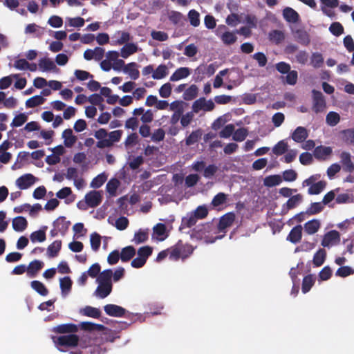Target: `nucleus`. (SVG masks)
<instances>
[{
    "instance_id": "f257e3e1",
    "label": "nucleus",
    "mask_w": 354,
    "mask_h": 354,
    "mask_svg": "<svg viewBox=\"0 0 354 354\" xmlns=\"http://www.w3.org/2000/svg\"><path fill=\"white\" fill-rule=\"evenodd\" d=\"M236 216L234 212H228L222 216L219 220L217 230L213 224L207 223L200 227L197 231V236L201 239H204L206 243H212L217 239V236H212V233L216 234L218 232H225L226 228L230 227L234 222Z\"/></svg>"
},
{
    "instance_id": "f03ea898",
    "label": "nucleus",
    "mask_w": 354,
    "mask_h": 354,
    "mask_svg": "<svg viewBox=\"0 0 354 354\" xmlns=\"http://www.w3.org/2000/svg\"><path fill=\"white\" fill-rule=\"evenodd\" d=\"M53 342L57 346H61L64 347H75L77 346L80 338L75 334H68L66 335H62L59 337H53Z\"/></svg>"
},
{
    "instance_id": "7ed1b4c3",
    "label": "nucleus",
    "mask_w": 354,
    "mask_h": 354,
    "mask_svg": "<svg viewBox=\"0 0 354 354\" xmlns=\"http://www.w3.org/2000/svg\"><path fill=\"white\" fill-rule=\"evenodd\" d=\"M313 111L316 113H322L324 111L326 107V100L321 91L313 90Z\"/></svg>"
},
{
    "instance_id": "20e7f679",
    "label": "nucleus",
    "mask_w": 354,
    "mask_h": 354,
    "mask_svg": "<svg viewBox=\"0 0 354 354\" xmlns=\"http://www.w3.org/2000/svg\"><path fill=\"white\" fill-rule=\"evenodd\" d=\"M214 107L215 104L212 100H207L203 97L196 100L193 103L192 111L196 113H198L200 111L207 112L214 110Z\"/></svg>"
},
{
    "instance_id": "39448f33",
    "label": "nucleus",
    "mask_w": 354,
    "mask_h": 354,
    "mask_svg": "<svg viewBox=\"0 0 354 354\" xmlns=\"http://www.w3.org/2000/svg\"><path fill=\"white\" fill-rule=\"evenodd\" d=\"M314 180V177L311 176L304 181V184H306V185H310L308 190V193L310 195H317L320 194L326 185V183L323 180L313 183Z\"/></svg>"
},
{
    "instance_id": "423d86ee",
    "label": "nucleus",
    "mask_w": 354,
    "mask_h": 354,
    "mask_svg": "<svg viewBox=\"0 0 354 354\" xmlns=\"http://www.w3.org/2000/svg\"><path fill=\"white\" fill-rule=\"evenodd\" d=\"M102 200V196L99 191H90L85 196V202L89 207H96Z\"/></svg>"
},
{
    "instance_id": "0eeeda50",
    "label": "nucleus",
    "mask_w": 354,
    "mask_h": 354,
    "mask_svg": "<svg viewBox=\"0 0 354 354\" xmlns=\"http://www.w3.org/2000/svg\"><path fill=\"white\" fill-rule=\"evenodd\" d=\"M37 178L31 174H24L16 180V185L21 189H26L36 182Z\"/></svg>"
},
{
    "instance_id": "6e6552de",
    "label": "nucleus",
    "mask_w": 354,
    "mask_h": 354,
    "mask_svg": "<svg viewBox=\"0 0 354 354\" xmlns=\"http://www.w3.org/2000/svg\"><path fill=\"white\" fill-rule=\"evenodd\" d=\"M104 310L108 315L116 317H124L127 311L124 308L115 304H106Z\"/></svg>"
},
{
    "instance_id": "1a4fd4ad",
    "label": "nucleus",
    "mask_w": 354,
    "mask_h": 354,
    "mask_svg": "<svg viewBox=\"0 0 354 354\" xmlns=\"http://www.w3.org/2000/svg\"><path fill=\"white\" fill-rule=\"evenodd\" d=\"M333 153L332 148L330 147L325 146H317L315 148L313 154L316 159L319 160H326L328 156Z\"/></svg>"
},
{
    "instance_id": "9d476101",
    "label": "nucleus",
    "mask_w": 354,
    "mask_h": 354,
    "mask_svg": "<svg viewBox=\"0 0 354 354\" xmlns=\"http://www.w3.org/2000/svg\"><path fill=\"white\" fill-rule=\"evenodd\" d=\"M77 326L73 323L60 324L53 328V332L59 334H72L77 332Z\"/></svg>"
},
{
    "instance_id": "9b49d317",
    "label": "nucleus",
    "mask_w": 354,
    "mask_h": 354,
    "mask_svg": "<svg viewBox=\"0 0 354 354\" xmlns=\"http://www.w3.org/2000/svg\"><path fill=\"white\" fill-rule=\"evenodd\" d=\"M339 233L336 230H330L324 235L322 241V245L328 247L333 243L339 241Z\"/></svg>"
},
{
    "instance_id": "f8f14e48",
    "label": "nucleus",
    "mask_w": 354,
    "mask_h": 354,
    "mask_svg": "<svg viewBox=\"0 0 354 354\" xmlns=\"http://www.w3.org/2000/svg\"><path fill=\"white\" fill-rule=\"evenodd\" d=\"M302 237V226L297 225L295 226L287 236L286 240L292 243L296 244L300 242Z\"/></svg>"
},
{
    "instance_id": "ddd939ff",
    "label": "nucleus",
    "mask_w": 354,
    "mask_h": 354,
    "mask_svg": "<svg viewBox=\"0 0 354 354\" xmlns=\"http://www.w3.org/2000/svg\"><path fill=\"white\" fill-rule=\"evenodd\" d=\"M44 263L39 260L31 261L27 266V276L29 277H35L37 273L43 268Z\"/></svg>"
},
{
    "instance_id": "4468645a",
    "label": "nucleus",
    "mask_w": 354,
    "mask_h": 354,
    "mask_svg": "<svg viewBox=\"0 0 354 354\" xmlns=\"http://www.w3.org/2000/svg\"><path fill=\"white\" fill-rule=\"evenodd\" d=\"M340 159L343 166V170L346 172L352 173L354 171V164L351 161L350 153L346 151L342 152Z\"/></svg>"
},
{
    "instance_id": "2eb2a0df",
    "label": "nucleus",
    "mask_w": 354,
    "mask_h": 354,
    "mask_svg": "<svg viewBox=\"0 0 354 354\" xmlns=\"http://www.w3.org/2000/svg\"><path fill=\"white\" fill-rule=\"evenodd\" d=\"M71 222L66 221V217L59 216L53 222V227L57 229L59 233L64 236L68 230Z\"/></svg>"
},
{
    "instance_id": "dca6fc26",
    "label": "nucleus",
    "mask_w": 354,
    "mask_h": 354,
    "mask_svg": "<svg viewBox=\"0 0 354 354\" xmlns=\"http://www.w3.org/2000/svg\"><path fill=\"white\" fill-rule=\"evenodd\" d=\"M112 291V284H106L98 282L94 295L99 298L104 299L109 296Z\"/></svg>"
},
{
    "instance_id": "f3484780",
    "label": "nucleus",
    "mask_w": 354,
    "mask_h": 354,
    "mask_svg": "<svg viewBox=\"0 0 354 354\" xmlns=\"http://www.w3.org/2000/svg\"><path fill=\"white\" fill-rule=\"evenodd\" d=\"M308 137L307 129L303 127H298L292 134V138L298 143L303 142Z\"/></svg>"
},
{
    "instance_id": "a211bd4d",
    "label": "nucleus",
    "mask_w": 354,
    "mask_h": 354,
    "mask_svg": "<svg viewBox=\"0 0 354 354\" xmlns=\"http://www.w3.org/2000/svg\"><path fill=\"white\" fill-rule=\"evenodd\" d=\"M191 73V70L187 67H180L176 69L171 75L169 80L171 82L178 81L187 77Z\"/></svg>"
},
{
    "instance_id": "6ab92c4d",
    "label": "nucleus",
    "mask_w": 354,
    "mask_h": 354,
    "mask_svg": "<svg viewBox=\"0 0 354 354\" xmlns=\"http://www.w3.org/2000/svg\"><path fill=\"white\" fill-rule=\"evenodd\" d=\"M136 249L133 246L129 245L123 248L121 250L120 259L122 262L130 261L136 254Z\"/></svg>"
},
{
    "instance_id": "aec40b11",
    "label": "nucleus",
    "mask_w": 354,
    "mask_h": 354,
    "mask_svg": "<svg viewBox=\"0 0 354 354\" xmlns=\"http://www.w3.org/2000/svg\"><path fill=\"white\" fill-rule=\"evenodd\" d=\"M62 138L66 147H71L77 140V137L73 134L71 129H65L62 133Z\"/></svg>"
},
{
    "instance_id": "412c9836",
    "label": "nucleus",
    "mask_w": 354,
    "mask_h": 354,
    "mask_svg": "<svg viewBox=\"0 0 354 354\" xmlns=\"http://www.w3.org/2000/svg\"><path fill=\"white\" fill-rule=\"evenodd\" d=\"M137 66L138 65L136 62H131L124 67L123 71L125 73L129 74L131 79L136 80L140 76V72L138 70Z\"/></svg>"
},
{
    "instance_id": "4be33fe9",
    "label": "nucleus",
    "mask_w": 354,
    "mask_h": 354,
    "mask_svg": "<svg viewBox=\"0 0 354 354\" xmlns=\"http://www.w3.org/2000/svg\"><path fill=\"white\" fill-rule=\"evenodd\" d=\"M284 19L290 23H296L299 19V14L292 8L287 7L283 11Z\"/></svg>"
},
{
    "instance_id": "5701e85b",
    "label": "nucleus",
    "mask_w": 354,
    "mask_h": 354,
    "mask_svg": "<svg viewBox=\"0 0 354 354\" xmlns=\"http://www.w3.org/2000/svg\"><path fill=\"white\" fill-rule=\"evenodd\" d=\"M28 226L27 220L23 216H17L12 220V227L17 232H22Z\"/></svg>"
},
{
    "instance_id": "b1692460",
    "label": "nucleus",
    "mask_w": 354,
    "mask_h": 354,
    "mask_svg": "<svg viewBox=\"0 0 354 354\" xmlns=\"http://www.w3.org/2000/svg\"><path fill=\"white\" fill-rule=\"evenodd\" d=\"M320 225L319 220L313 219L305 223L304 230L308 234H313L319 230Z\"/></svg>"
},
{
    "instance_id": "393cba45",
    "label": "nucleus",
    "mask_w": 354,
    "mask_h": 354,
    "mask_svg": "<svg viewBox=\"0 0 354 354\" xmlns=\"http://www.w3.org/2000/svg\"><path fill=\"white\" fill-rule=\"evenodd\" d=\"M296 41L303 46H308L310 42L308 33L304 30H298L295 32Z\"/></svg>"
},
{
    "instance_id": "a878e982",
    "label": "nucleus",
    "mask_w": 354,
    "mask_h": 354,
    "mask_svg": "<svg viewBox=\"0 0 354 354\" xmlns=\"http://www.w3.org/2000/svg\"><path fill=\"white\" fill-rule=\"evenodd\" d=\"M80 313L84 316L92 318H99L101 315L100 309L90 306H86L81 309Z\"/></svg>"
},
{
    "instance_id": "bb28decb",
    "label": "nucleus",
    "mask_w": 354,
    "mask_h": 354,
    "mask_svg": "<svg viewBox=\"0 0 354 354\" xmlns=\"http://www.w3.org/2000/svg\"><path fill=\"white\" fill-rule=\"evenodd\" d=\"M38 65L42 71H50L56 68V65L50 58L40 59Z\"/></svg>"
},
{
    "instance_id": "cd10ccee",
    "label": "nucleus",
    "mask_w": 354,
    "mask_h": 354,
    "mask_svg": "<svg viewBox=\"0 0 354 354\" xmlns=\"http://www.w3.org/2000/svg\"><path fill=\"white\" fill-rule=\"evenodd\" d=\"M62 248V241L56 240L53 243L48 245L47 248V253L49 257L53 258L58 255L59 252Z\"/></svg>"
},
{
    "instance_id": "c85d7f7f",
    "label": "nucleus",
    "mask_w": 354,
    "mask_h": 354,
    "mask_svg": "<svg viewBox=\"0 0 354 354\" xmlns=\"http://www.w3.org/2000/svg\"><path fill=\"white\" fill-rule=\"evenodd\" d=\"M138 51V46L133 43H127L121 48V56L123 58H127L131 55Z\"/></svg>"
},
{
    "instance_id": "c756f323",
    "label": "nucleus",
    "mask_w": 354,
    "mask_h": 354,
    "mask_svg": "<svg viewBox=\"0 0 354 354\" xmlns=\"http://www.w3.org/2000/svg\"><path fill=\"white\" fill-rule=\"evenodd\" d=\"M46 229H47V227L45 226V227H44L43 230H39L37 231H35V232H32L30 236V241L32 243L44 242L46 239V232H45Z\"/></svg>"
},
{
    "instance_id": "7c9ffc66",
    "label": "nucleus",
    "mask_w": 354,
    "mask_h": 354,
    "mask_svg": "<svg viewBox=\"0 0 354 354\" xmlns=\"http://www.w3.org/2000/svg\"><path fill=\"white\" fill-rule=\"evenodd\" d=\"M31 288L41 296H46L48 294V290L45 285L39 281H32L30 283Z\"/></svg>"
},
{
    "instance_id": "2f4dec72",
    "label": "nucleus",
    "mask_w": 354,
    "mask_h": 354,
    "mask_svg": "<svg viewBox=\"0 0 354 354\" xmlns=\"http://www.w3.org/2000/svg\"><path fill=\"white\" fill-rule=\"evenodd\" d=\"M198 88L196 85L192 84L186 89L183 95V99L187 101L194 100L198 95Z\"/></svg>"
},
{
    "instance_id": "473e14b6",
    "label": "nucleus",
    "mask_w": 354,
    "mask_h": 354,
    "mask_svg": "<svg viewBox=\"0 0 354 354\" xmlns=\"http://www.w3.org/2000/svg\"><path fill=\"white\" fill-rule=\"evenodd\" d=\"M197 220V218L193 213L187 214L182 218L180 228L191 227L196 224Z\"/></svg>"
},
{
    "instance_id": "72a5a7b5",
    "label": "nucleus",
    "mask_w": 354,
    "mask_h": 354,
    "mask_svg": "<svg viewBox=\"0 0 354 354\" xmlns=\"http://www.w3.org/2000/svg\"><path fill=\"white\" fill-rule=\"evenodd\" d=\"M113 275V271L111 269L104 270L102 272L100 273L97 281V282L106 283V284H112L111 278Z\"/></svg>"
},
{
    "instance_id": "f704fd0d",
    "label": "nucleus",
    "mask_w": 354,
    "mask_h": 354,
    "mask_svg": "<svg viewBox=\"0 0 354 354\" xmlns=\"http://www.w3.org/2000/svg\"><path fill=\"white\" fill-rule=\"evenodd\" d=\"M282 181L281 177L279 175H270L264 178V185L268 187H272L279 185Z\"/></svg>"
},
{
    "instance_id": "c9c22d12",
    "label": "nucleus",
    "mask_w": 354,
    "mask_h": 354,
    "mask_svg": "<svg viewBox=\"0 0 354 354\" xmlns=\"http://www.w3.org/2000/svg\"><path fill=\"white\" fill-rule=\"evenodd\" d=\"M302 196L300 194L290 196L286 203L283 205V207L286 205L287 210L292 209L297 206L302 201Z\"/></svg>"
},
{
    "instance_id": "e433bc0d",
    "label": "nucleus",
    "mask_w": 354,
    "mask_h": 354,
    "mask_svg": "<svg viewBox=\"0 0 354 354\" xmlns=\"http://www.w3.org/2000/svg\"><path fill=\"white\" fill-rule=\"evenodd\" d=\"M168 74V68L165 64L159 65L152 74V78L154 80H160L166 77Z\"/></svg>"
},
{
    "instance_id": "4c0bfd02",
    "label": "nucleus",
    "mask_w": 354,
    "mask_h": 354,
    "mask_svg": "<svg viewBox=\"0 0 354 354\" xmlns=\"http://www.w3.org/2000/svg\"><path fill=\"white\" fill-rule=\"evenodd\" d=\"M202 136L201 129H198L192 131L189 136L186 138L185 143L187 145L190 146L196 143Z\"/></svg>"
},
{
    "instance_id": "58836bf2",
    "label": "nucleus",
    "mask_w": 354,
    "mask_h": 354,
    "mask_svg": "<svg viewBox=\"0 0 354 354\" xmlns=\"http://www.w3.org/2000/svg\"><path fill=\"white\" fill-rule=\"evenodd\" d=\"M315 283V279L312 274L306 275L304 277L302 281L301 290L305 294L307 293Z\"/></svg>"
},
{
    "instance_id": "ea45409f",
    "label": "nucleus",
    "mask_w": 354,
    "mask_h": 354,
    "mask_svg": "<svg viewBox=\"0 0 354 354\" xmlns=\"http://www.w3.org/2000/svg\"><path fill=\"white\" fill-rule=\"evenodd\" d=\"M326 252L324 249H319L313 257V264L317 266H321L325 261Z\"/></svg>"
},
{
    "instance_id": "a19ab883",
    "label": "nucleus",
    "mask_w": 354,
    "mask_h": 354,
    "mask_svg": "<svg viewBox=\"0 0 354 354\" xmlns=\"http://www.w3.org/2000/svg\"><path fill=\"white\" fill-rule=\"evenodd\" d=\"M288 143L285 140H281L272 148V152L277 156H281L288 151Z\"/></svg>"
},
{
    "instance_id": "79ce46f5",
    "label": "nucleus",
    "mask_w": 354,
    "mask_h": 354,
    "mask_svg": "<svg viewBox=\"0 0 354 354\" xmlns=\"http://www.w3.org/2000/svg\"><path fill=\"white\" fill-rule=\"evenodd\" d=\"M324 208V205L322 202L312 203L310 207L306 210V214L308 215H315L320 213Z\"/></svg>"
},
{
    "instance_id": "37998d69",
    "label": "nucleus",
    "mask_w": 354,
    "mask_h": 354,
    "mask_svg": "<svg viewBox=\"0 0 354 354\" xmlns=\"http://www.w3.org/2000/svg\"><path fill=\"white\" fill-rule=\"evenodd\" d=\"M45 99L41 95H35L26 102V106L28 108H34L44 104Z\"/></svg>"
},
{
    "instance_id": "c03bdc74",
    "label": "nucleus",
    "mask_w": 354,
    "mask_h": 354,
    "mask_svg": "<svg viewBox=\"0 0 354 354\" xmlns=\"http://www.w3.org/2000/svg\"><path fill=\"white\" fill-rule=\"evenodd\" d=\"M342 140L347 145H354V129H348L342 131Z\"/></svg>"
},
{
    "instance_id": "a18cd8bd",
    "label": "nucleus",
    "mask_w": 354,
    "mask_h": 354,
    "mask_svg": "<svg viewBox=\"0 0 354 354\" xmlns=\"http://www.w3.org/2000/svg\"><path fill=\"white\" fill-rule=\"evenodd\" d=\"M72 287V281L69 277H64L60 279V288L63 295L68 294Z\"/></svg>"
},
{
    "instance_id": "49530a36",
    "label": "nucleus",
    "mask_w": 354,
    "mask_h": 354,
    "mask_svg": "<svg viewBox=\"0 0 354 354\" xmlns=\"http://www.w3.org/2000/svg\"><path fill=\"white\" fill-rule=\"evenodd\" d=\"M269 39L277 44H280L284 39V35L282 31L274 30L269 32Z\"/></svg>"
},
{
    "instance_id": "de8ad7c7",
    "label": "nucleus",
    "mask_w": 354,
    "mask_h": 354,
    "mask_svg": "<svg viewBox=\"0 0 354 354\" xmlns=\"http://www.w3.org/2000/svg\"><path fill=\"white\" fill-rule=\"evenodd\" d=\"M119 185L120 181L117 178L111 179L106 185L107 192L111 196H115Z\"/></svg>"
},
{
    "instance_id": "09e8293b",
    "label": "nucleus",
    "mask_w": 354,
    "mask_h": 354,
    "mask_svg": "<svg viewBox=\"0 0 354 354\" xmlns=\"http://www.w3.org/2000/svg\"><path fill=\"white\" fill-rule=\"evenodd\" d=\"M339 121L340 116L336 112L330 111L326 115V122L330 127H334L337 125L339 122Z\"/></svg>"
},
{
    "instance_id": "8fccbe9b",
    "label": "nucleus",
    "mask_w": 354,
    "mask_h": 354,
    "mask_svg": "<svg viewBox=\"0 0 354 354\" xmlns=\"http://www.w3.org/2000/svg\"><path fill=\"white\" fill-rule=\"evenodd\" d=\"M180 245H178V243L173 247L168 248L169 257L171 260L177 261L181 258L180 254Z\"/></svg>"
},
{
    "instance_id": "3c124183",
    "label": "nucleus",
    "mask_w": 354,
    "mask_h": 354,
    "mask_svg": "<svg viewBox=\"0 0 354 354\" xmlns=\"http://www.w3.org/2000/svg\"><path fill=\"white\" fill-rule=\"evenodd\" d=\"M12 77L15 79H17L19 77V75L14 74L10 76H6L0 79V89L4 90L9 88L12 83Z\"/></svg>"
},
{
    "instance_id": "603ef678",
    "label": "nucleus",
    "mask_w": 354,
    "mask_h": 354,
    "mask_svg": "<svg viewBox=\"0 0 354 354\" xmlns=\"http://www.w3.org/2000/svg\"><path fill=\"white\" fill-rule=\"evenodd\" d=\"M90 242L91 248L94 251H97L101 245V236L97 232H93L91 234Z\"/></svg>"
},
{
    "instance_id": "864d4df0",
    "label": "nucleus",
    "mask_w": 354,
    "mask_h": 354,
    "mask_svg": "<svg viewBox=\"0 0 354 354\" xmlns=\"http://www.w3.org/2000/svg\"><path fill=\"white\" fill-rule=\"evenodd\" d=\"M329 31L335 36L339 37L344 33V28L341 23L333 22L329 27Z\"/></svg>"
},
{
    "instance_id": "5fc2aeb1",
    "label": "nucleus",
    "mask_w": 354,
    "mask_h": 354,
    "mask_svg": "<svg viewBox=\"0 0 354 354\" xmlns=\"http://www.w3.org/2000/svg\"><path fill=\"white\" fill-rule=\"evenodd\" d=\"M227 194L220 192L215 195L212 201L211 205L213 207H218L226 203Z\"/></svg>"
},
{
    "instance_id": "6e6d98bb",
    "label": "nucleus",
    "mask_w": 354,
    "mask_h": 354,
    "mask_svg": "<svg viewBox=\"0 0 354 354\" xmlns=\"http://www.w3.org/2000/svg\"><path fill=\"white\" fill-rule=\"evenodd\" d=\"M311 64L315 68H320L324 63V58L321 53H313L311 56Z\"/></svg>"
},
{
    "instance_id": "4d7b16f0",
    "label": "nucleus",
    "mask_w": 354,
    "mask_h": 354,
    "mask_svg": "<svg viewBox=\"0 0 354 354\" xmlns=\"http://www.w3.org/2000/svg\"><path fill=\"white\" fill-rule=\"evenodd\" d=\"M153 248L149 245L141 247L138 250V256L147 261V259L151 255Z\"/></svg>"
},
{
    "instance_id": "13d9d810",
    "label": "nucleus",
    "mask_w": 354,
    "mask_h": 354,
    "mask_svg": "<svg viewBox=\"0 0 354 354\" xmlns=\"http://www.w3.org/2000/svg\"><path fill=\"white\" fill-rule=\"evenodd\" d=\"M106 175L100 174L92 180L90 185L93 188H100L106 182Z\"/></svg>"
},
{
    "instance_id": "bf43d9fd",
    "label": "nucleus",
    "mask_w": 354,
    "mask_h": 354,
    "mask_svg": "<svg viewBox=\"0 0 354 354\" xmlns=\"http://www.w3.org/2000/svg\"><path fill=\"white\" fill-rule=\"evenodd\" d=\"M248 136V130L245 128H239L234 131L233 140L237 142L243 141Z\"/></svg>"
},
{
    "instance_id": "052dcab7",
    "label": "nucleus",
    "mask_w": 354,
    "mask_h": 354,
    "mask_svg": "<svg viewBox=\"0 0 354 354\" xmlns=\"http://www.w3.org/2000/svg\"><path fill=\"white\" fill-rule=\"evenodd\" d=\"M200 15L195 10H191L188 13V18L190 22V24L194 27H197L200 24Z\"/></svg>"
},
{
    "instance_id": "680f3d73",
    "label": "nucleus",
    "mask_w": 354,
    "mask_h": 354,
    "mask_svg": "<svg viewBox=\"0 0 354 354\" xmlns=\"http://www.w3.org/2000/svg\"><path fill=\"white\" fill-rule=\"evenodd\" d=\"M221 39L225 44L231 45L235 43L236 37L233 32L227 31L222 35Z\"/></svg>"
},
{
    "instance_id": "e2e57ef3",
    "label": "nucleus",
    "mask_w": 354,
    "mask_h": 354,
    "mask_svg": "<svg viewBox=\"0 0 354 354\" xmlns=\"http://www.w3.org/2000/svg\"><path fill=\"white\" fill-rule=\"evenodd\" d=\"M178 245H180V254L181 258L184 259L187 257L189 254L193 252V248L192 245L189 244H183L181 241L178 242Z\"/></svg>"
},
{
    "instance_id": "0e129e2a",
    "label": "nucleus",
    "mask_w": 354,
    "mask_h": 354,
    "mask_svg": "<svg viewBox=\"0 0 354 354\" xmlns=\"http://www.w3.org/2000/svg\"><path fill=\"white\" fill-rule=\"evenodd\" d=\"M27 119L28 117L24 113H20L14 118L11 126L14 127H21L27 121Z\"/></svg>"
},
{
    "instance_id": "69168bd1",
    "label": "nucleus",
    "mask_w": 354,
    "mask_h": 354,
    "mask_svg": "<svg viewBox=\"0 0 354 354\" xmlns=\"http://www.w3.org/2000/svg\"><path fill=\"white\" fill-rule=\"evenodd\" d=\"M353 274H354V270L349 266H341L335 273L337 276L341 277H346Z\"/></svg>"
},
{
    "instance_id": "338daca9",
    "label": "nucleus",
    "mask_w": 354,
    "mask_h": 354,
    "mask_svg": "<svg viewBox=\"0 0 354 354\" xmlns=\"http://www.w3.org/2000/svg\"><path fill=\"white\" fill-rule=\"evenodd\" d=\"M172 90L171 84L169 82L164 84L159 89V94L163 98H167L171 95Z\"/></svg>"
},
{
    "instance_id": "774afa93",
    "label": "nucleus",
    "mask_w": 354,
    "mask_h": 354,
    "mask_svg": "<svg viewBox=\"0 0 354 354\" xmlns=\"http://www.w3.org/2000/svg\"><path fill=\"white\" fill-rule=\"evenodd\" d=\"M148 239V234L147 232L140 230L134 234L133 241L136 244H139L141 243L145 242Z\"/></svg>"
}]
</instances>
